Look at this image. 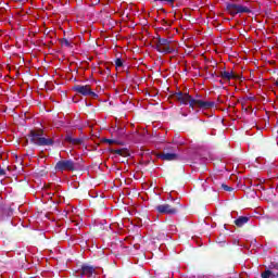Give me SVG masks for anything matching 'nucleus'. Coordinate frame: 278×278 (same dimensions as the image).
I'll list each match as a JSON object with an SVG mask.
<instances>
[{"label": "nucleus", "mask_w": 278, "mask_h": 278, "mask_svg": "<svg viewBox=\"0 0 278 278\" xmlns=\"http://www.w3.org/2000/svg\"><path fill=\"white\" fill-rule=\"evenodd\" d=\"M174 99H176V101H179V103H182L184 105H190L192 110H194V108H201L202 110H210V108H214V102L192 99V97L188 93L177 92L174 96Z\"/></svg>", "instance_id": "obj_1"}, {"label": "nucleus", "mask_w": 278, "mask_h": 278, "mask_svg": "<svg viewBox=\"0 0 278 278\" xmlns=\"http://www.w3.org/2000/svg\"><path fill=\"white\" fill-rule=\"evenodd\" d=\"M30 142L34 144H39V147H49L53 144L51 139L42 137V130H31L29 134Z\"/></svg>", "instance_id": "obj_2"}, {"label": "nucleus", "mask_w": 278, "mask_h": 278, "mask_svg": "<svg viewBox=\"0 0 278 278\" xmlns=\"http://www.w3.org/2000/svg\"><path fill=\"white\" fill-rule=\"evenodd\" d=\"M75 169V163L73 161H59L55 165V170H59L60 173H64V170H74Z\"/></svg>", "instance_id": "obj_3"}, {"label": "nucleus", "mask_w": 278, "mask_h": 278, "mask_svg": "<svg viewBox=\"0 0 278 278\" xmlns=\"http://www.w3.org/2000/svg\"><path fill=\"white\" fill-rule=\"evenodd\" d=\"M227 10L229 14H231L232 16H236V14H242L244 12H249V9L247 7H242L240 4H233V3L228 4Z\"/></svg>", "instance_id": "obj_4"}, {"label": "nucleus", "mask_w": 278, "mask_h": 278, "mask_svg": "<svg viewBox=\"0 0 278 278\" xmlns=\"http://www.w3.org/2000/svg\"><path fill=\"white\" fill-rule=\"evenodd\" d=\"M159 214H177V208L170 206L169 204H160L156 206Z\"/></svg>", "instance_id": "obj_5"}, {"label": "nucleus", "mask_w": 278, "mask_h": 278, "mask_svg": "<svg viewBox=\"0 0 278 278\" xmlns=\"http://www.w3.org/2000/svg\"><path fill=\"white\" fill-rule=\"evenodd\" d=\"M76 92H78L79 94H84V97H97V94L94 92H92V89H90V86L86 85V86H76L75 87Z\"/></svg>", "instance_id": "obj_6"}, {"label": "nucleus", "mask_w": 278, "mask_h": 278, "mask_svg": "<svg viewBox=\"0 0 278 278\" xmlns=\"http://www.w3.org/2000/svg\"><path fill=\"white\" fill-rule=\"evenodd\" d=\"M161 160H165L166 162H173L175 160H179V155L175 153H162L160 154Z\"/></svg>", "instance_id": "obj_7"}, {"label": "nucleus", "mask_w": 278, "mask_h": 278, "mask_svg": "<svg viewBox=\"0 0 278 278\" xmlns=\"http://www.w3.org/2000/svg\"><path fill=\"white\" fill-rule=\"evenodd\" d=\"M263 278H277L278 277V269H274V270H266L262 274Z\"/></svg>", "instance_id": "obj_8"}, {"label": "nucleus", "mask_w": 278, "mask_h": 278, "mask_svg": "<svg viewBox=\"0 0 278 278\" xmlns=\"http://www.w3.org/2000/svg\"><path fill=\"white\" fill-rule=\"evenodd\" d=\"M83 275H87V277H92L94 275V269L92 266H83Z\"/></svg>", "instance_id": "obj_9"}, {"label": "nucleus", "mask_w": 278, "mask_h": 278, "mask_svg": "<svg viewBox=\"0 0 278 278\" xmlns=\"http://www.w3.org/2000/svg\"><path fill=\"white\" fill-rule=\"evenodd\" d=\"M247 223H249V217L244 216H241L235 220V225H237V227H242L243 225H247Z\"/></svg>", "instance_id": "obj_10"}, {"label": "nucleus", "mask_w": 278, "mask_h": 278, "mask_svg": "<svg viewBox=\"0 0 278 278\" xmlns=\"http://www.w3.org/2000/svg\"><path fill=\"white\" fill-rule=\"evenodd\" d=\"M222 77H223V79H227V80L233 79V73H231V72H222Z\"/></svg>", "instance_id": "obj_11"}, {"label": "nucleus", "mask_w": 278, "mask_h": 278, "mask_svg": "<svg viewBox=\"0 0 278 278\" xmlns=\"http://www.w3.org/2000/svg\"><path fill=\"white\" fill-rule=\"evenodd\" d=\"M159 45H161L162 47H168V45H170V41L168 39H159Z\"/></svg>", "instance_id": "obj_12"}, {"label": "nucleus", "mask_w": 278, "mask_h": 278, "mask_svg": "<svg viewBox=\"0 0 278 278\" xmlns=\"http://www.w3.org/2000/svg\"><path fill=\"white\" fill-rule=\"evenodd\" d=\"M115 66H116V68H122L123 67V60L116 59Z\"/></svg>", "instance_id": "obj_13"}, {"label": "nucleus", "mask_w": 278, "mask_h": 278, "mask_svg": "<svg viewBox=\"0 0 278 278\" xmlns=\"http://www.w3.org/2000/svg\"><path fill=\"white\" fill-rule=\"evenodd\" d=\"M61 43L63 47H71V42L67 39H63Z\"/></svg>", "instance_id": "obj_14"}, {"label": "nucleus", "mask_w": 278, "mask_h": 278, "mask_svg": "<svg viewBox=\"0 0 278 278\" xmlns=\"http://www.w3.org/2000/svg\"><path fill=\"white\" fill-rule=\"evenodd\" d=\"M223 190H226L227 192H231V187L227 186V185H222Z\"/></svg>", "instance_id": "obj_15"}, {"label": "nucleus", "mask_w": 278, "mask_h": 278, "mask_svg": "<svg viewBox=\"0 0 278 278\" xmlns=\"http://www.w3.org/2000/svg\"><path fill=\"white\" fill-rule=\"evenodd\" d=\"M116 153H117V155H127V151H125V150H117L116 151Z\"/></svg>", "instance_id": "obj_16"}, {"label": "nucleus", "mask_w": 278, "mask_h": 278, "mask_svg": "<svg viewBox=\"0 0 278 278\" xmlns=\"http://www.w3.org/2000/svg\"><path fill=\"white\" fill-rule=\"evenodd\" d=\"M154 1H161L162 3H173V0H154Z\"/></svg>", "instance_id": "obj_17"}, {"label": "nucleus", "mask_w": 278, "mask_h": 278, "mask_svg": "<svg viewBox=\"0 0 278 278\" xmlns=\"http://www.w3.org/2000/svg\"><path fill=\"white\" fill-rule=\"evenodd\" d=\"M3 175H5V169L0 168V177H3Z\"/></svg>", "instance_id": "obj_18"}, {"label": "nucleus", "mask_w": 278, "mask_h": 278, "mask_svg": "<svg viewBox=\"0 0 278 278\" xmlns=\"http://www.w3.org/2000/svg\"><path fill=\"white\" fill-rule=\"evenodd\" d=\"M173 51L170 48H165V53H170Z\"/></svg>", "instance_id": "obj_19"}, {"label": "nucleus", "mask_w": 278, "mask_h": 278, "mask_svg": "<svg viewBox=\"0 0 278 278\" xmlns=\"http://www.w3.org/2000/svg\"><path fill=\"white\" fill-rule=\"evenodd\" d=\"M106 142H109V144H114V140H112V139H108Z\"/></svg>", "instance_id": "obj_20"}, {"label": "nucleus", "mask_w": 278, "mask_h": 278, "mask_svg": "<svg viewBox=\"0 0 278 278\" xmlns=\"http://www.w3.org/2000/svg\"><path fill=\"white\" fill-rule=\"evenodd\" d=\"M13 1H23V0H13Z\"/></svg>", "instance_id": "obj_21"}]
</instances>
